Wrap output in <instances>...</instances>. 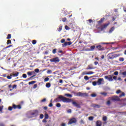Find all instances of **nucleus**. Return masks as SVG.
<instances>
[{
	"instance_id": "nucleus-1",
	"label": "nucleus",
	"mask_w": 126,
	"mask_h": 126,
	"mask_svg": "<svg viewBox=\"0 0 126 126\" xmlns=\"http://www.w3.org/2000/svg\"><path fill=\"white\" fill-rule=\"evenodd\" d=\"M60 101H62L64 103H69L71 101V99L66 98L63 95H59L56 99V102H60Z\"/></svg>"
},
{
	"instance_id": "nucleus-2",
	"label": "nucleus",
	"mask_w": 126,
	"mask_h": 126,
	"mask_svg": "<svg viewBox=\"0 0 126 126\" xmlns=\"http://www.w3.org/2000/svg\"><path fill=\"white\" fill-rule=\"evenodd\" d=\"M122 54H110L108 55V58L110 60H113V59H115V58H118V57H120Z\"/></svg>"
},
{
	"instance_id": "nucleus-3",
	"label": "nucleus",
	"mask_w": 126,
	"mask_h": 126,
	"mask_svg": "<svg viewBox=\"0 0 126 126\" xmlns=\"http://www.w3.org/2000/svg\"><path fill=\"white\" fill-rule=\"evenodd\" d=\"M50 62L51 63H59L60 59H59L58 57H56L50 59Z\"/></svg>"
},
{
	"instance_id": "nucleus-4",
	"label": "nucleus",
	"mask_w": 126,
	"mask_h": 126,
	"mask_svg": "<svg viewBox=\"0 0 126 126\" xmlns=\"http://www.w3.org/2000/svg\"><path fill=\"white\" fill-rule=\"evenodd\" d=\"M120 93H122V94H120V95H119V97H120V98L122 97H123V96H125V95H126V94H125V93L122 92V91H121L120 90H117V92H116V94H120Z\"/></svg>"
},
{
	"instance_id": "nucleus-5",
	"label": "nucleus",
	"mask_w": 126,
	"mask_h": 126,
	"mask_svg": "<svg viewBox=\"0 0 126 126\" xmlns=\"http://www.w3.org/2000/svg\"><path fill=\"white\" fill-rule=\"evenodd\" d=\"M109 99L110 100H112V101H120V97L118 96L109 97Z\"/></svg>"
},
{
	"instance_id": "nucleus-6",
	"label": "nucleus",
	"mask_w": 126,
	"mask_h": 126,
	"mask_svg": "<svg viewBox=\"0 0 126 126\" xmlns=\"http://www.w3.org/2000/svg\"><path fill=\"white\" fill-rule=\"evenodd\" d=\"M76 119L73 118L69 120V122L68 123V125H71L72 124H75L76 123Z\"/></svg>"
},
{
	"instance_id": "nucleus-7",
	"label": "nucleus",
	"mask_w": 126,
	"mask_h": 126,
	"mask_svg": "<svg viewBox=\"0 0 126 126\" xmlns=\"http://www.w3.org/2000/svg\"><path fill=\"white\" fill-rule=\"evenodd\" d=\"M104 78H105V79H108V81H113V77L111 75L105 76Z\"/></svg>"
},
{
	"instance_id": "nucleus-8",
	"label": "nucleus",
	"mask_w": 126,
	"mask_h": 126,
	"mask_svg": "<svg viewBox=\"0 0 126 126\" xmlns=\"http://www.w3.org/2000/svg\"><path fill=\"white\" fill-rule=\"evenodd\" d=\"M94 73V72H93V71H90L89 72L84 71L82 73V75H89V74H93Z\"/></svg>"
},
{
	"instance_id": "nucleus-9",
	"label": "nucleus",
	"mask_w": 126,
	"mask_h": 126,
	"mask_svg": "<svg viewBox=\"0 0 126 126\" xmlns=\"http://www.w3.org/2000/svg\"><path fill=\"white\" fill-rule=\"evenodd\" d=\"M104 81V79L103 78H99L98 79L97 82V85H101L102 84V82Z\"/></svg>"
},
{
	"instance_id": "nucleus-10",
	"label": "nucleus",
	"mask_w": 126,
	"mask_h": 126,
	"mask_svg": "<svg viewBox=\"0 0 126 126\" xmlns=\"http://www.w3.org/2000/svg\"><path fill=\"white\" fill-rule=\"evenodd\" d=\"M96 48L99 51H104V50H105V48L102 47V46L100 45L96 46Z\"/></svg>"
},
{
	"instance_id": "nucleus-11",
	"label": "nucleus",
	"mask_w": 126,
	"mask_h": 126,
	"mask_svg": "<svg viewBox=\"0 0 126 126\" xmlns=\"http://www.w3.org/2000/svg\"><path fill=\"white\" fill-rule=\"evenodd\" d=\"M87 69H94V68L93 67V64H90L89 65L87 68Z\"/></svg>"
},
{
	"instance_id": "nucleus-12",
	"label": "nucleus",
	"mask_w": 126,
	"mask_h": 126,
	"mask_svg": "<svg viewBox=\"0 0 126 126\" xmlns=\"http://www.w3.org/2000/svg\"><path fill=\"white\" fill-rule=\"evenodd\" d=\"M72 104L75 106V107H77L78 108H79V105L76 103L75 101H73L72 102Z\"/></svg>"
},
{
	"instance_id": "nucleus-13",
	"label": "nucleus",
	"mask_w": 126,
	"mask_h": 126,
	"mask_svg": "<svg viewBox=\"0 0 126 126\" xmlns=\"http://www.w3.org/2000/svg\"><path fill=\"white\" fill-rule=\"evenodd\" d=\"M102 126V123L100 121H98L96 122V126Z\"/></svg>"
},
{
	"instance_id": "nucleus-14",
	"label": "nucleus",
	"mask_w": 126,
	"mask_h": 126,
	"mask_svg": "<svg viewBox=\"0 0 126 126\" xmlns=\"http://www.w3.org/2000/svg\"><path fill=\"white\" fill-rule=\"evenodd\" d=\"M94 50H95V46H92L88 51H94Z\"/></svg>"
},
{
	"instance_id": "nucleus-15",
	"label": "nucleus",
	"mask_w": 126,
	"mask_h": 126,
	"mask_svg": "<svg viewBox=\"0 0 126 126\" xmlns=\"http://www.w3.org/2000/svg\"><path fill=\"white\" fill-rule=\"evenodd\" d=\"M64 96H66V97H69L70 98H71V97H72V95L69 94H64Z\"/></svg>"
},
{
	"instance_id": "nucleus-16",
	"label": "nucleus",
	"mask_w": 126,
	"mask_h": 126,
	"mask_svg": "<svg viewBox=\"0 0 126 126\" xmlns=\"http://www.w3.org/2000/svg\"><path fill=\"white\" fill-rule=\"evenodd\" d=\"M46 87H47V88H50V87H51V83H47L46 84Z\"/></svg>"
},
{
	"instance_id": "nucleus-17",
	"label": "nucleus",
	"mask_w": 126,
	"mask_h": 126,
	"mask_svg": "<svg viewBox=\"0 0 126 126\" xmlns=\"http://www.w3.org/2000/svg\"><path fill=\"white\" fill-rule=\"evenodd\" d=\"M85 94L81 93H77V96H84Z\"/></svg>"
},
{
	"instance_id": "nucleus-18",
	"label": "nucleus",
	"mask_w": 126,
	"mask_h": 126,
	"mask_svg": "<svg viewBox=\"0 0 126 126\" xmlns=\"http://www.w3.org/2000/svg\"><path fill=\"white\" fill-rule=\"evenodd\" d=\"M34 83H36V81H32L29 82V85H31V84H34Z\"/></svg>"
},
{
	"instance_id": "nucleus-19",
	"label": "nucleus",
	"mask_w": 126,
	"mask_h": 126,
	"mask_svg": "<svg viewBox=\"0 0 126 126\" xmlns=\"http://www.w3.org/2000/svg\"><path fill=\"white\" fill-rule=\"evenodd\" d=\"M63 30V26H61L58 28V30L59 32H61V31Z\"/></svg>"
},
{
	"instance_id": "nucleus-20",
	"label": "nucleus",
	"mask_w": 126,
	"mask_h": 126,
	"mask_svg": "<svg viewBox=\"0 0 126 126\" xmlns=\"http://www.w3.org/2000/svg\"><path fill=\"white\" fill-rule=\"evenodd\" d=\"M113 30H115V28L112 27L109 31V33H112L113 32Z\"/></svg>"
},
{
	"instance_id": "nucleus-21",
	"label": "nucleus",
	"mask_w": 126,
	"mask_h": 126,
	"mask_svg": "<svg viewBox=\"0 0 126 126\" xmlns=\"http://www.w3.org/2000/svg\"><path fill=\"white\" fill-rule=\"evenodd\" d=\"M45 119H49V115H48V114L47 113L45 114Z\"/></svg>"
},
{
	"instance_id": "nucleus-22",
	"label": "nucleus",
	"mask_w": 126,
	"mask_h": 126,
	"mask_svg": "<svg viewBox=\"0 0 126 126\" xmlns=\"http://www.w3.org/2000/svg\"><path fill=\"white\" fill-rule=\"evenodd\" d=\"M49 80H50V78H49L48 77L45 78L44 79L45 82H47V81H49Z\"/></svg>"
},
{
	"instance_id": "nucleus-23",
	"label": "nucleus",
	"mask_w": 126,
	"mask_h": 126,
	"mask_svg": "<svg viewBox=\"0 0 126 126\" xmlns=\"http://www.w3.org/2000/svg\"><path fill=\"white\" fill-rule=\"evenodd\" d=\"M63 47H66V46H67V42H64V44H62Z\"/></svg>"
},
{
	"instance_id": "nucleus-24",
	"label": "nucleus",
	"mask_w": 126,
	"mask_h": 126,
	"mask_svg": "<svg viewBox=\"0 0 126 126\" xmlns=\"http://www.w3.org/2000/svg\"><path fill=\"white\" fill-rule=\"evenodd\" d=\"M120 62H124L125 61V59L124 58H119Z\"/></svg>"
},
{
	"instance_id": "nucleus-25",
	"label": "nucleus",
	"mask_w": 126,
	"mask_h": 126,
	"mask_svg": "<svg viewBox=\"0 0 126 126\" xmlns=\"http://www.w3.org/2000/svg\"><path fill=\"white\" fill-rule=\"evenodd\" d=\"M84 79H85V80H89V78L88 77V76H85Z\"/></svg>"
},
{
	"instance_id": "nucleus-26",
	"label": "nucleus",
	"mask_w": 126,
	"mask_h": 126,
	"mask_svg": "<svg viewBox=\"0 0 126 126\" xmlns=\"http://www.w3.org/2000/svg\"><path fill=\"white\" fill-rule=\"evenodd\" d=\"M93 85H94V86H96V85H97V82L96 81L93 82Z\"/></svg>"
},
{
	"instance_id": "nucleus-27",
	"label": "nucleus",
	"mask_w": 126,
	"mask_h": 126,
	"mask_svg": "<svg viewBox=\"0 0 126 126\" xmlns=\"http://www.w3.org/2000/svg\"><path fill=\"white\" fill-rule=\"evenodd\" d=\"M33 72H34L33 71L28 72L27 74H28V75H32V73H33Z\"/></svg>"
},
{
	"instance_id": "nucleus-28",
	"label": "nucleus",
	"mask_w": 126,
	"mask_h": 126,
	"mask_svg": "<svg viewBox=\"0 0 126 126\" xmlns=\"http://www.w3.org/2000/svg\"><path fill=\"white\" fill-rule=\"evenodd\" d=\"M11 38V34H8L6 39H10Z\"/></svg>"
},
{
	"instance_id": "nucleus-29",
	"label": "nucleus",
	"mask_w": 126,
	"mask_h": 126,
	"mask_svg": "<svg viewBox=\"0 0 126 126\" xmlns=\"http://www.w3.org/2000/svg\"><path fill=\"white\" fill-rule=\"evenodd\" d=\"M9 44H11V40H8L7 41V45H9Z\"/></svg>"
},
{
	"instance_id": "nucleus-30",
	"label": "nucleus",
	"mask_w": 126,
	"mask_h": 126,
	"mask_svg": "<svg viewBox=\"0 0 126 126\" xmlns=\"http://www.w3.org/2000/svg\"><path fill=\"white\" fill-rule=\"evenodd\" d=\"M19 74V73L17 72L16 73L13 74V76H16H16H18Z\"/></svg>"
},
{
	"instance_id": "nucleus-31",
	"label": "nucleus",
	"mask_w": 126,
	"mask_h": 126,
	"mask_svg": "<svg viewBox=\"0 0 126 126\" xmlns=\"http://www.w3.org/2000/svg\"><path fill=\"white\" fill-rule=\"evenodd\" d=\"M103 121H104V122H106V121H107V117L104 116L103 117Z\"/></svg>"
},
{
	"instance_id": "nucleus-32",
	"label": "nucleus",
	"mask_w": 126,
	"mask_h": 126,
	"mask_svg": "<svg viewBox=\"0 0 126 126\" xmlns=\"http://www.w3.org/2000/svg\"><path fill=\"white\" fill-rule=\"evenodd\" d=\"M93 119H94V118L93 117H89V121H93Z\"/></svg>"
},
{
	"instance_id": "nucleus-33",
	"label": "nucleus",
	"mask_w": 126,
	"mask_h": 126,
	"mask_svg": "<svg viewBox=\"0 0 126 126\" xmlns=\"http://www.w3.org/2000/svg\"><path fill=\"white\" fill-rule=\"evenodd\" d=\"M91 95L92 97H96V96H97V94H93Z\"/></svg>"
},
{
	"instance_id": "nucleus-34",
	"label": "nucleus",
	"mask_w": 126,
	"mask_h": 126,
	"mask_svg": "<svg viewBox=\"0 0 126 126\" xmlns=\"http://www.w3.org/2000/svg\"><path fill=\"white\" fill-rule=\"evenodd\" d=\"M100 94H101V95H103V96H107V93H101Z\"/></svg>"
},
{
	"instance_id": "nucleus-35",
	"label": "nucleus",
	"mask_w": 126,
	"mask_h": 126,
	"mask_svg": "<svg viewBox=\"0 0 126 126\" xmlns=\"http://www.w3.org/2000/svg\"><path fill=\"white\" fill-rule=\"evenodd\" d=\"M35 72H37V73H38V72H39V71H40V70L38 68H36L34 70Z\"/></svg>"
},
{
	"instance_id": "nucleus-36",
	"label": "nucleus",
	"mask_w": 126,
	"mask_h": 126,
	"mask_svg": "<svg viewBox=\"0 0 126 126\" xmlns=\"http://www.w3.org/2000/svg\"><path fill=\"white\" fill-rule=\"evenodd\" d=\"M61 105L60 104V103H57V104H56V106H57L58 108L61 107Z\"/></svg>"
},
{
	"instance_id": "nucleus-37",
	"label": "nucleus",
	"mask_w": 126,
	"mask_h": 126,
	"mask_svg": "<svg viewBox=\"0 0 126 126\" xmlns=\"http://www.w3.org/2000/svg\"><path fill=\"white\" fill-rule=\"evenodd\" d=\"M23 77L24 78H26L27 77V75H26V74H23Z\"/></svg>"
},
{
	"instance_id": "nucleus-38",
	"label": "nucleus",
	"mask_w": 126,
	"mask_h": 126,
	"mask_svg": "<svg viewBox=\"0 0 126 126\" xmlns=\"http://www.w3.org/2000/svg\"><path fill=\"white\" fill-rule=\"evenodd\" d=\"M65 29L66 30H69V27H68V26H65Z\"/></svg>"
},
{
	"instance_id": "nucleus-39",
	"label": "nucleus",
	"mask_w": 126,
	"mask_h": 126,
	"mask_svg": "<svg viewBox=\"0 0 126 126\" xmlns=\"http://www.w3.org/2000/svg\"><path fill=\"white\" fill-rule=\"evenodd\" d=\"M61 43H64V42H65V39H62L61 40Z\"/></svg>"
},
{
	"instance_id": "nucleus-40",
	"label": "nucleus",
	"mask_w": 126,
	"mask_h": 126,
	"mask_svg": "<svg viewBox=\"0 0 126 126\" xmlns=\"http://www.w3.org/2000/svg\"><path fill=\"white\" fill-rule=\"evenodd\" d=\"M114 75H119V72L115 71L114 73Z\"/></svg>"
},
{
	"instance_id": "nucleus-41",
	"label": "nucleus",
	"mask_w": 126,
	"mask_h": 126,
	"mask_svg": "<svg viewBox=\"0 0 126 126\" xmlns=\"http://www.w3.org/2000/svg\"><path fill=\"white\" fill-rule=\"evenodd\" d=\"M72 44V42H71V41H69L67 42L68 46H70V45H71Z\"/></svg>"
},
{
	"instance_id": "nucleus-42",
	"label": "nucleus",
	"mask_w": 126,
	"mask_h": 126,
	"mask_svg": "<svg viewBox=\"0 0 126 126\" xmlns=\"http://www.w3.org/2000/svg\"><path fill=\"white\" fill-rule=\"evenodd\" d=\"M107 105H111V101L110 100H108L107 103H106Z\"/></svg>"
},
{
	"instance_id": "nucleus-43",
	"label": "nucleus",
	"mask_w": 126,
	"mask_h": 126,
	"mask_svg": "<svg viewBox=\"0 0 126 126\" xmlns=\"http://www.w3.org/2000/svg\"><path fill=\"white\" fill-rule=\"evenodd\" d=\"M16 87H17V85H14L12 87V89H14V88H16Z\"/></svg>"
},
{
	"instance_id": "nucleus-44",
	"label": "nucleus",
	"mask_w": 126,
	"mask_h": 126,
	"mask_svg": "<svg viewBox=\"0 0 126 126\" xmlns=\"http://www.w3.org/2000/svg\"><path fill=\"white\" fill-rule=\"evenodd\" d=\"M57 52V49H54L52 51V53L53 54H56V53Z\"/></svg>"
},
{
	"instance_id": "nucleus-45",
	"label": "nucleus",
	"mask_w": 126,
	"mask_h": 126,
	"mask_svg": "<svg viewBox=\"0 0 126 126\" xmlns=\"http://www.w3.org/2000/svg\"><path fill=\"white\" fill-rule=\"evenodd\" d=\"M8 110L9 111H12V107L9 106L8 107Z\"/></svg>"
},
{
	"instance_id": "nucleus-46",
	"label": "nucleus",
	"mask_w": 126,
	"mask_h": 126,
	"mask_svg": "<svg viewBox=\"0 0 126 126\" xmlns=\"http://www.w3.org/2000/svg\"><path fill=\"white\" fill-rule=\"evenodd\" d=\"M62 21H63V22H65V21H66V18H63L62 20Z\"/></svg>"
},
{
	"instance_id": "nucleus-47",
	"label": "nucleus",
	"mask_w": 126,
	"mask_h": 126,
	"mask_svg": "<svg viewBox=\"0 0 126 126\" xmlns=\"http://www.w3.org/2000/svg\"><path fill=\"white\" fill-rule=\"evenodd\" d=\"M37 86H38V85H37V84H34L33 86V89H35L36 88H37Z\"/></svg>"
},
{
	"instance_id": "nucleus-48",
	"label": "nucleus",
	"mask_w": 126,
	"mask_h": 126,
	"mask_svg": "<svg viewBox=\"0 0 126 126\" xmlns=\"http://www.w3.org/2000/svg\"><path fill=\"white\" fill-rule=\"evenodd\" d=\"M32 43L33 45H35V44H36V40H32Z\"/></svg>"
},
{
	"instance_id": "nucleus-49",
	"label": "nucleus",
	"mask_w": 126,
	"mask_h": 126,
	"mask_svg": "<svg viewBox=\"0 0 126 126\" xmlns=\"http://www.w3.org/2000/svg\"><path fill=\"white\" fill-rule=\"evenodd\" d=\"M117 78H118V77H117L116 76H113V79H114V80H117Z\"/></svg>"
},
{
	"instance_id": "nucleus-50",
	"label": "nucleus",
	"mask_w": 126,
	"mask_h": 126,
	"mask_svg": "<svg viewBox=\"0 0 126 126\" xmlns=\"http://www.w3.org/2000/svg\"><path fill=\"white\" fill-rule=\"evenodd\" d=\"M40 119H43V118H44V115L41 114L40 116Z\"/></svg>"
},
{
	"instance_id": "nucleus-51",
	"label": "nucleus",
	"mask_w": 126,
	"mask_h": 126,
	"mask_svg": "<svg viewBox=\"0 0 126 126\" xmlns=\"http://www.w3.org/2000/svg\"><path fill=\"white\" fill-rule=\"evenodd\" d=\"M13 108H14V109H16V108H17V106L14 104L13 105Z\"/></svg>"
},
{
	"instance_id": "nucleus-52",
	"label": "nucleus",
	"mask_w": 126,
	"mask_h": 126,
	"mask_svg": "<svg viewBox=\"0 0 126 126\" xmlns=\"http://www.w3.org/2000/svg\"><path fill=\"white\" fill-rule=\"evenodd\" d=\"M108 25H109V24H105L104 26V28H106V27H107V26H108Z\"/></svg>"
},
{
	"instance_id": "nucleus-53",
	"label": "nucleus",
	"mask_w": 126,
	"mask_h": 126,
	"mask_svg": "<svg viewBox=\"0 0 126 126\" xmlns=\"http://www.w3.org/2000/svg\"><path fill=\"white\" fill-rule=\"evenodd\" d=\"M17 108H18V109H21V106L19 105L17 106Z\"/></svg>"
},
{
	"instance_id": "nucleus-54",
	"label": "nucleus",
	"mask_w": 126,
	"mask_h": 126,
	"mask_svg": "<svg viewBox=\"0 0 126 126\" xmlns=\"http://www.w3.org/2000/svg\"><path fill=\"white\" fill-rule=\"evenodd\" d=\"M7 79H11V77L10 76H7Z\"/></svg>"
},
{
	"instance_id": "nucleus-55",
	"label": "nucleus",
	"mask_w": 126,
	"mask_h": 126,
	"mask_svg": "<svg viewBox=\"0 0 126 126\" xmlns=\"http://www.w3.org/2000/svg\"><path fill=\"white\" fill-rule=\"evenodd\" d=\"M67 113H71V109H69L67 110Z\"/></svg>"
},
{
	"instance_id": "nucleus-56",
	"label": "nucleus",
	"mask_w": 126,
	"mask_h": 126,
	"mask_svg": "<svg viewBox=\"0 0 126 126\" xmlns=\"http://www.w3.org/2000/svg\"><path fill=\"white\" fill-rule=\"evenodd\" d=\"M123 75H126V71L123 72L122 73Z\"/></svg>"
},
{
	"instance_id": "nucleus-57",
	"label": "nucleus",
	"mask_w": 126,
	"mask_h": 126,
	"mask_svg": "<svg viewBox=\"0 0 126 126\" xmlns=\"http://www.w3.org/2000/svg\"><path fill=\"white\" fill-rule=\"evenodd\" d=\"M46 98H44L43 99H42V100H41V102H46Z\"/></svg>"
},
{
	"instance_id": "nucleus-58",
	"label": "nucleus",
	"mask_w": 126,
	"mask_h": 126,
	"mask_svg": "<svg viewBox=\"0 0 126 126\" xmlns=\"http://www.w3.org/2000/svg\"><path fill=\"white\" fill-rule=\"evenodd\" d=\"M49 107H53V104L52 103L49 104Z\"/></svg>"
},
{
	"instance_id": "nucleus-59",
	"label": "nucleus",
	"mask_w": 126,
	"mask_h": 126,
	"mask_svg": "<svg viewBox=\"0 0 126 126\" xmlns=\"http://www.w3.org/2000/svg\"><path fill=\"white\" fill-rule=\"evenodd\" d=\"M94 63L95 65H97V64H98V62H94Z\"/></svg>"
},
{
	"instance_id": "nucleus-60",
	"label": "nucleus",
	"mask_w": 126,
	"mask_h": 126,
	"mask_svg": "<svg viewBox=\"0 0 126 126\" xmlns=\"http://www.w3.org/2000/svg\"><path fill=\"white\" fill-rule=\"evenodd\" d=\"M61 126H65V123H62L61 124Z\"/></svg>"
},
{
	"instance_id": "nucleus-61",
	"label": "nucleus",
	"mask_w": 126,
	"mask_h": 126,
	"mask_svg": "<svg viewBox=\"0 0 126 126\" xmlns=\"http://www.w3.org/2000/svg\"><path fill=\"white\" fill-rule=\"evenodd\" d=\"M43 123H47V120H46V119H43Z\"/></svg>"
},
{
	"instance_id": "nucleus-62",
	"label": "nucleus",
	"mask_w": 126,
	"mask_h": 126,
	"mask_svg": "<svg viewBox=\"0 0 126 126\" xmlns=\"http://www.w3.org/2000/svg\"><path fill=\"white\" fill-rule=\"evenodd\" d=\"M92 19H89V23H91V22H92Z\"/></svg>"
},
{
	"instance_id": "nucleus-63",
	"label": "nucleus",
	"mask_w": 126,
	"mask_h": 126,
	"mask_svg": "<svg viewBox=\"0 0 126 126\" xmlns=\"http://www.w3.org/2000/svg\"><path fill=\"white\" fill-rule=\"evenodd\" d=\"M105 58V56H104V55H102L101 56V59H102V60H103V59H104Z\"/></svg>"
},
{
	"instance_id": "nucleus-64",
	"label": "nucleus",
	"mask_w": 126,
	"mask_h": 126,
	"mask_svg": "<svg viewBox=\"0 0 126 126\" xmlns=\"http://www.w3.org/2000/svg\"><path fill=\"white\" fill-rule=\"evenodd\" d=\"M118 80H119L120 81H122V78H121V77H119L118 78Z\"/></svg>"
}]
</instances>
